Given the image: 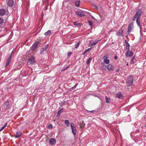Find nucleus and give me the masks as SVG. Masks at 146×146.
Masks as SVG:
<instances>
[{
    "mask_svg": "<svg viewBox=\"0 0 146 146\" xmlns=\"http://www.w3.org/2000/svg\"><path fill=\"white\" fill-rule=\"evenodd\" d=\"M133 77L132 76L130 75L128 76L126 82V84L127 86H129L132 85L133 82Z\"/></svg>",
    "mask_w": 146,
    "mask_h": 146,
    "instance_id": "obj_1",
    "label": "nucleus"
},
{
    "mask_svg": "<svg viewBox=\"0 0 146 146\" xmlns=\"http://www.w3.org/2000/svg\"><path fill=\"white\" fill-rule=\"evenodd\" d=\"M36 61L35 60V57L34 56H32L29 59L27 62V64L29 66L33 64Z\"/></svg>",
    "mask_w": 146,
    "mask_h": 146,
    "instance_id": "obj_2",
    "label": "nucleus"
},
{
    "mask_svg": "<svg viewBox=\"0 0 146 146\" xmlns=\"http://www.w3.org/2000/svg\"><path fill=\"white\" fill-rule=\"evenodd\" d=\"M143 13L142 9H138L136 10V13L135 15L137 16V18H140Z\"/></svg>",
    "mask_w": 146,
    "mask_h": 146,
    "instance_id": "obj_3",
    "label": "nucleus"
},
{
    "mask_svg": "<svg viewBox=\"0 0 146 146\" xmlns=\"http://www.w3.org/2000/svg\"><path fill=\"white\" fill-rule=\"evenodd\" d=\"M11 105V103L8 100L6 101L4 105V108L6 110L9 109L10 108Z\"/></svg>",
    "mask_w": 146,
    "mask_h": 146,
    "instance_id": "obj_4",
    "label": "nucleus"
},
{
    "mask_svg": "<svg viewBox=\"0 0 146 146\" xmlns=\"http://www.w3.org/2000/svg\"><path fill=\"white\" fill-rule=\"evenodd\" d=\"M13 53V52L12 51L7 60L5 65V67H6L7 66H8L11 61V59L12 58Z\"/></svg>",
    "mask_w": 146,
    "mask_h": 146,
    "instance_id": "obj_5",
    "label": "nucleus"
},
{
    "mask_svg": "<svg viewBox=\"0 0 146 146\" xmlns=\"http://www.w3.org/2000/svg\"><path fill=\"white\" fill-rule=\"evenodd\" d=\"M70 126L72 130V133L74 135H75L76 133V129L75 125L73 123L70 124Z\"/></svg>",
    "mask_w": 146,
    "mask_h": 146,
    "instance_id": "obj_6",
    "label": "nucleus"
},
{
    "mask_svg": "<svg viewBox=\"0 0 146 146\" xmlns=\"http://www.w3.org/2000/svg\"><path fill=\"white\" fill-rule=\"evenodd\" d=\"M133 23L131 22L129 25L128 28V31L127 32V35H129L131 31V30L133 28Z\"/></svg>",
    "mask_w": 146,
    "mask_h": 146,
    "instance_id": "obj_7",
    "label": "nucleus"
},
{
    "mask_svg": "<svg viewBox=\"0 0 146 146\" xmlns=\"http://www.w3.org/2000/svg\"><path fill=\"white\" fill-rule=\"evenodd\" d=\"M38 42H36L34 43L32 46L31 49L32 50L35 51L37 48Z\"/></svg>",
    "mask_w": 146,
    "mask_h": 146,
    "instance_id": "obj_8",
    "label": "nucleus"
},
{
    "mask_svg": "<svg viewBox=\"0 0 146 146\" xmlns=\"http://www.w3.org/2000/svg\"><path fill=\"white\" fill-rule=\"evenodd\" d=\"M76 14L80 17L84 16H85V12L82 10H80L76 12Z\"/></svg>",
    "mask_w": 146,
    "mask_h": 146,
    "instance_id": "obj_9",
    "label": "nucleus"
},
{
    "mask_svg": "<svg viewBox=\"0 0 146 146\" xmlns=\"http://www.w3.org/2000/svg\"><path fill=\"white\" fill-rule=\"evenodd\" d=\"M7 6L10 7L13 6L14 3L13 0H7Z\"/></svg>",
    "mask_w": 146,
    "mask_h": 146,
    "instance_id": "obj_10",
    "label": "nucleus"
},
{
    "mask_svg": "<svg viewBox=\"0 0 146 146\" xmlns=\"http://www.w3.org/2000/svg\"><path fill=\"white\" fill-rule=\"evenodd\" d=\"M133 52L129 50H127V52L125 54V56L127 57L131 56L133 55Z\"/></svg>",
    "mask_w": 146,
    "mask_h": 146,
    "instance_id": "obj_11",
    "label": "nucleus"
},
{
    "mask_svg": "<svg viewBox=\"0 0 146 146\" xmlns=\"http://www.w3.org/2000/svg\"><path fill=\"white\" fill-rule=\"evenodd\" d=\"M116 96L117 98L119 99H122L123 97V95L120 92H119L116 94Z\"/></svg>",
    "mask_w": 146,
    "mask_h": 146,
    "instance_id": "obj_12",
    "label": "nucleus"
},
{
    "mask_svg": "<svg viewBox=\"0 0 146 146\" xmlns=\"http://www.w3.org/2000/svg\"><path fill=\"white\" fill-rule=\"evenodd\" d=\"M108 70L109 71H112L114 68L113 66L111 64H109L107 67Z\"/></svg>",
    "mask_w": 146,
    "mask_h": 146,
    "instance_id": "obj_13",
    "label": "nucleus"
},
{
    "mask_svg": "<svg viewBox=\"0 0 146 146\" xmlns=\"http://www.w3.org/2000/svg\"><path fill=\"white\" fill-rule=\"evenodd\" d=\"M49 143L51 145H54L56 143V140L54 138H51L50 140Z\"/></svg>",
    "mask_w": 146,
    "mask_h": 146,
    "instance_id": "obj_14",
    "label": "nucleus"
},
{
    "mask_svg": "<svg viewBox=\"0 0 146 146\" xmlns=\"http://www.w3.org/2000/svg\"><path fill=\"white\" fill-rule=\"evenodd\" d=\"M117 35L119 36H123V31L121 30H119L117 33Z\"/></svg>",
    "mask_w": 146,
    "mask_h": 146,
    "instance_id": "obj_15",
    "label": "nucleus"
},
{
    "mask_svg": "<svg viewBox=\"0 0 146 146\" xmlns=\"http://www.w3.org/2000/svg\"><path fill=\"white\" fill-rule=\"evenodd\" d=\"M48 47V45L46 46L44 48H42L40 50V53L41 54H43V52L44 51H45Z\"/></svg>",
    "mask_w": 146,
    "mask_h": 146,
    "instance_id": "obj_16",
    "label": "nucleus"
},
{
    "mask_svg": "<svg viewBox=\"0 0 146 146\" xmlns=\"http://www.w3.org/2000/svg\"><path fill=\"white\" fill-rule=\"evenodd\" d=\"M5 9H0V15H3L5 14Z\"/></svg>",
    "mask_w": 146,
    "mask_h": 146,
    "instance_id": "obj_17",
    "label": "nucleus"
},
{
    "mask_svg": "<svg viewBox=\"0 0 146 146\" xmlns=\"http://www.w3.org/2000/svg\"><path fill=\"white\" fill-rule=\"evenodd\" d=\"M22 134V132L20 131L17 132L15 135V138H18L20 137Z\"/></svg>",
    "mask_w": 146,
    "mask_h": 146,
    "instance_id": "obj_18",
    "label": "nucleus"
},
{
    "mask_svg": "<svg viewBox=\"0 0 146 146\" xmlns=\"http://www.w3.org/2000/svg\"><path fill=\"white\" fill-rule=\"evenodd\" d=\"M74 25L77 27L83 25V24L81 23H78V21H75L73 22Z\"/></svg>",
    "mask_w": 146,
    "mask_h": 146,
    "instance_id": "obj_19",
    "label": "nucleus"
},
{
    "mask_svg": "<svg viewBox=\"0 0 146 146\" xmlns=\"http://www.w3.org/2000/svg\"><path fill=\"white\" fill-rule=\"evenodd\" d=\"M125 43L126 45V49H127V50H129L130 45L129 43L126 40H125Z\"/></svg>",
    "mask_w": 146,
    "mask_h": 146,
    "instance_id": "obj_20",
    "label": "nucleus"
},
{
    "mask_svg": "<svg viewBox=\"0 0 146 146\" xmlns=\"http://www.w3.org/2000/svg\"><path fill=\"white\" fill-rule=\"evenodd\" d=\"M80 127L81 129H84L85 125V123L84 122H82L80 123Z\"/></svg>",
    "mask_w": 146,
    "mask_h": 146,
    "instance_id": "obj_21",
    "label": "nucleus"
},
{
    "mask_svg": "<svg viewBox=\"0 0 146 146\" xmlns=\"http://www.w3.org/2000/svg\"><path fill=\"white\" fill-rule=\"evenodd\" d=\"M51 31L50 30H48L47 32L44 33V35L46 36H50L51 35Z\"/></svg>",
    "mask_w": 146,
    "mask_h": 146,
    "instance_id": "obj_22",
    "label": "nucleus"
},
{
    "mask_svg": "<svg viewBox=\"0 0 146 146\" xmlns=\"http://www.w3.org/2000/svg\"><path fill=\"white\" fill-rule=\"evenodd\" d=\"M80 0L75 1V3L76 6L77 7H79L80 5Z\"/></svg>",
    "mask_w": 146,
    "mask_h": 146,
    "instance_id": "obj_23",
    "label": "nucleus"
},
{
    "mask_svg": "<svg viewBox=\"0 0 146 146\" xmlns=\"http://www.w3.org/2000/svg\"><path fill=\"white\" fill-rule=\"evenodd\" d=\"M136 22L138 26H140V18H137L136 19Z\"/></svg>",
    "mask_w": 146,
    "mask_h": 146,
    "instance_id": "obj_24",
    "label": "nucleus"
},
{
    "mask_svg": "<svg viewBox=\"0 0 146 146\" xmlns=\"http://www.w3.org/2000/svg\"><path fill=\"white\" fill-rule=\"evenodd\" d=\"M106 102L108 103H110V99L109 97L108 98L107 96L106 97Z\"/></svg>",
    "mask_w": 146,
    "mask_h": 146,
    "instance_id": "obj_25",
    "label": "nucleus"
},
{
    "mask_svg": "<svg viewBox=\"0 0 146 146\" xmlns=\"http://www.w3.org/2000/svg\"><path fill=\"white\" fill-rule=\"evenodd\" d=\"M99 41V40H98L97 41H94L93 43H91V46H93L96 44H97V43H98V42Z\"/></svg>",
    "mask_w": 146,
    "mask_h": 146,
    "instance_id": "obj_26",
    "label": "nucleus"
},
{
    "mask_svg": "<svg viewBox=\"0 0 146 146\" xmlns=\"http://www.w3.org/2000/svg\"><path fill=\"white\" fill-rule=\"evenodd\" d=\"M64 123L67 126H69V121L68 120H66L64 121Z\"/></svg>",
    "mask_w": 146,
    "mask_h": 146,
    "instance_id": "obj_27",
    "label": "nucleus"
},
{
    "mask_svg": "<svg viewBox=\"0 0 146 146\" xmlns=\"http://www.w3.org/2000/svg\"><path fill=\"white\" fill-rule=\"evenodd\" d=\"M63 109L62 108L61 109H60L58 112V114L57 116L60 115L61 113L63 112Z\"/></svg>",
    "mask_w": 146,
    "mask_h": 146,
    "instance_id": "obj_28",
    "label": "nucleus"
},
{
    "mask_svg": "<svg viewBox=\"0 0 146 146\" xmlns=\"http://www.w3.org/2000/svg\"><path fill=\"white\" fill-rule=\"evenodd\" d=\"M107 67V66L105 64L101 66V68L103 70H105Z\"/></svg>",
    "mask_w": 146,
    "mask_h": 146,
    "instance_id": "obj_29",
    "label": "nucleus"
},
{
    "mask_svg": "<svg viewBox=\"0 0 146 146\" xmlns=\"http://www.w3.org/2000/svg\"><path fill=\"white\" fill-rule=\"evenodd\" d=\"M7 123H6L4 126L1 127V128L0 129V132L2 131L7 126Z\"/></svg>",
    "mask_w": 146,
    "mask_h": 146,
    "instance_id": "obj_30",
    "label": "nucleus"
},
{
    "mask_svg": "<svg viewBox=\"0 0 146 146\" xmlns=\"http://www.w3.org/2000/svg\"><path fill=\"white\" fill-rule=\"evenodd\" d=\"M80 42L79 41L75 45V48L77 49L80 46Z\"/></svg>",
    "mask_w": 146,
    "mask_h": 146,
    "instance_id": "obj_31",
    "label": "nucleus"
},
{
    "mask_svg": "<svg viewBox=\"0 0 146 146\" xmlns=\"http://www.w3.org/2000/svg\"><path fill=\"white\" fill-rule=\"evenodd\" d=\"M92 60V58H89L86 61V63L87 64H88L90 62V61L91 60Z\"/></svg>",
    "mask_w": 146,
    "mask_h": 146,
    "instance_id": "obj_32",
    "label": "nucleus"
},
{
    "mask_svg": "<svg viewBox=\"0 0 146 146\" xmlns=\"http://www.w3.org/2000/svg\"><path fill=\"white\" fill-rule=\"evenodd\" d=\"M109 60L108 59L104 60V62L106 64H108L109 63Z\"/></svg>",
    "mask_w": 146,
    "mask_h": 146,
    "instance_id": "obj_33",
    "label": "nucleus"
},
{
    "mask_svg": "<svg viewBox=\"0 0 146 146\" xmlns=\"http://www.w3.org/2000/svg\"><path fill=\"white\" fill-rule=\"evenodd\" d=\"M4 20L2 18H0V24H1L3 23Z\"/></svg>",
    "mask_w": 146,
    "mask_h": 146,
    "instance_id": "obj_34",
    "label": "nucleus"
},
{
    "mask_svg": "<svg viewBox=\"0 0 146 146\" xmlns=\"http://www.w3.org/2000/svg\"><path fill=\"white\" fill-rule=\"evenodd\" d=\"M108 58V56H104L103 57V59L104 60H107V59Z\"/></svg>",
    "mask_w": 146,
    "mask_h": 146,
    "instance_id": "obj_35",
    "label": "nucleus"
},
{
    "mask_svg": "<svg viewBox=\"0 0 146 146\" xmlns=\"http://www.w3.org/2000/svg\"><path fill=\"white\" fill-rule=\"evenodd\" d=\"M88 22L89 25L90 26H92V23L91 21L90 20H88Z\"/></svg>",
    "mask_w": 146,
    "mask_h": 146,
    "instance_id": "obj_36",
    "label": "nucleus"
},
{
    "mask_svg": "<svg viewBox=\"0 0 146 146\" xmlns=\"http://www.w3.org/2000/svg\"><path fill=\"white\" fill-rule=\"evenodd\" d=\"M48 127L49 129H51L52 128V125L51 124H50Z\"/></svg>",
    "mask_w": 146,
    "mask_h": 146,
    "instance_id": "obj_37",
    "label": "nucleus"
},
{
    "mask_svg": "<svg viewBox=\"0 0 146 146\" xmlns=\"http://www.w3.org/2000/svg\"><path fill=\"white\" fill-rule=\"evenodd\" d=\"M136 18L137 19V16H136L135 15L132 18V21H134Z\"/></svg>",
    "mask_w": 146,
    "mask_h": 146,
    "instance_id": "obj_38",
    "label": "nucleus"
},
{
    "mask_svg": "<svg viewBox=\"0 0 146 146\" xmlns=\"http://www.w3.org/2000/svg\"><path fill=\"white\" fill-rule=\"evenodd\" d=\"M72 54V53L71 52H69L68 53V54H67L68 56H70Z\"/></svg>",
    "mask_w": 146,
    "mask_h": 146,
    "instance_id": "obj_39",
    "label": "nucleus"
},
{
    "mask_svg": "<svg viewBox=\"0 0 146 146\" xmlns=\"http://www.w3.org/2000/svg\"><path fill=\"white\" fill-rule=\"evenodd\" d=\"M90 49H91V48H89L87 49L86 50H85V51L84 52V53H85L87 52L88 51L90 50Z\"/></svg>",
    "mask_w": 146,
    "mask_h": 146,
    "instance_id": "obj_40",
    "label": "nucleus"
},
{
    "mask_svg": "<svg viewBox=\"0 0 146 146\" xmlns=\"http://www.w3.org/2000/svg\"><path fill=\"white\" fill-rule=\"evenodd\" d=\"M134 60L131 59L130 61V63L131 64H134Z\"/></svg>",
    "mask_w": 146,
    "mask_h": 146,
    "instance_id": "obj_41",
    "label": "nucleus"
},
{
    "mask_svg": "<svg viewBox=\"0 0 146 146\" xmlns=\"http://www.w3.org/2000/svg\"><path fill=\"white\" fill-rule=\"evenodd\" d=\"M69 67V66H68L66 68L62 69L61 71H64L65 70H66Z\"/></svg>",
    "mask_w": 146,
    "mask_h": 146,
    "instance_id": "obj_42",
    "label": "nucleus"
},
{
    "mask_svg": "<svg viewBox=\"0 0 146 146\" xmlns=\"http://www.w3.org/2000/svg\"><path fill=\"white\" fill-rule=\"evenodd\" d=\"M76 88H75L74 86H73V87H72V88H71V89H72V90H74V89H75Z\"/></svg>",
    "mask_w": 146,
    "mask_h": 146,
    "instance_id": "obj_43",
    "label": "nucleus"
},
{
    "mask_svg": "<svg viewBox=\"0 0 146 146\" xmlns=\"http://www.w3.org/2000/svg\"><path fill=\"white\" fill-rule=\"evenodd\" d=\"M76 88H75L74 86H73V87H72V88H71V89H72V90H74V89H75Z\"/></svg>",
    "mask_w": 146,
    "mask_h": 146,
    "instance_id": "obj_44",
    "label": "nucleus"
},
{
    "mask_svg": "<svg viewBox=\"0 0 146 146\" xmlns=\"http://www.w3.org/2000/svg\"><path fill=\"white\" fill-rule=\"evenodd\" d=\"M78 83H76V84L75 85H74V86L75 88H76V87L78 85Z\"/></svg>",
    "mask_w": 146,
    "mask_h": 146,
    "instance_id": "obj_45",
    "label": "nucleus"
},
{
    "mask_svg": "<svg viewBox=\"0 0 146 146\" xmlns=\"http://www.w3.org/2000/svg\"><path fill=\"white\" fill-rule=\"evenodd\" d=\"M135 56H133L132 58H131V59H133V60H134L135 59Z\"/></svg>",
    "mask_w": 146,
    "mask_h": 146,
    "instance_id": "obj_46",
    "label": "nucleus"
},
{
    "mask_svg": "<svg viewBox=\"0 0 146 146\" xmlns=\"http://www.w3.org/2000/svg\"><path fill=\"white\" fill-rule=\"evenodd\" d=\"M114 58L116 60L117 58V57L116 56H115L114 57Z\"/></svg>",
    "mask_w": 146,
    "mask_h": 146,
    "instance_id": "obj_47",
    "label": "nucleus"
},
{
    "mask_svg": "<svg viewBox=\"0 0 146 146\" xmlns=\"http://www.w3.org/2000/svg\"><path fill=\"white\" fill-rule=\"evenodd\" d=\"M94 111V110L91 111H90V112L91 113H93V112Z\"/></svg>",
    "mask_w": 146,
    "mask_h": 146,
    "instance_id": "obj_48",
    "label": "nucleus"
},
{
    "mask_svg": "<svg viewBox=\"0 0 146 146\" xmlns=\"http://www.w3.org/2000/svg\"><path fill=\"white\" fill-rule=\"evenodd\" d=\"M96 8H97V7L96 6L95 7Z\"/></svg>",
    "mask_w": 146,
    "mask_h": 146,
    "instance_id": "obj_49",
    "label": "nucleus"
},
{
    "mask_svg": "<svg viewBox=\"0 0 146 146\" xmlns=\"http://www.w3.org/2000/svg\"><path fill=\"white\" fill-rule=\"evenodd\" d=\"M145 127H146V125H145Z\"/></svg>",
    "mask_w": 146,
    "mask_h": 146,
    "instance_id": "obj_50",
    "label": "nucleus"
},
{
    "mask_svg": "<svg viewBox=\"0 0 146 146\" xmlns=\"http://www.w3.org/2000/svg\"><path fill=\"white\" fill-rule=\"evenodd\" d=\"M22 1H23V0H22Z\"/></svg>",
    "mask_w": 146,
    "mask_h": 146,
    "instance_id": "obj_51",
    "label": "nucleus"
}]
</instances>
